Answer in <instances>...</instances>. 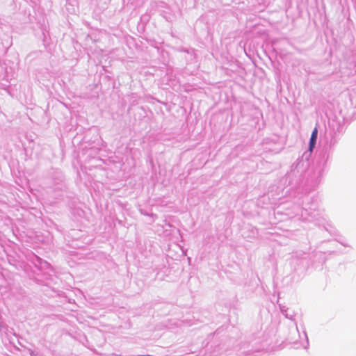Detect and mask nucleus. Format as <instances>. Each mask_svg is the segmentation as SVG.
<instances>
[{
  "mask_svg": "<svg viewBox=\"0 0 356 356\" xmlns=\"http://www.w3.org/2000/svg\"><path fill=\"white\" fill-rule=\"evenodd\" d=\"M317 134H318V130L317 128L315 127L313 130L311 138H310V143H309V150L312 151L313 148L314 147L316 140L317 138Z\"/></svg>",
  "mask_w": 356,
  "mask_h": 356,
  "instance_id": "1",
  "label": "nucleus"
}]
</instances>
